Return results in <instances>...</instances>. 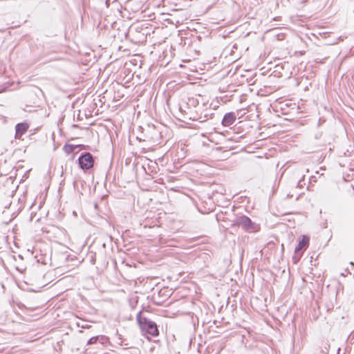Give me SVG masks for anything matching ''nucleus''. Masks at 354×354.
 Here are the masks:
<instances>
[{"label": "nucleus", "mask_w": 354, "mask_h": 354, "mask_svg": "<svg viewBox=\"0 0 354 354\" xmlns=\"http://www.w3.org/2000/svg\"><path fill=\"white\" fill-rule=\"evenodd\" d=\"M136 320L142 333L153 337H156L159 335L157 324L142 316L141 311L137 314Z\"/></svg>", "instance_id": "obj_1"}, {"label": "nucleus", "mask_w": 354, "mask_h": 354, "mask_svg": "<svg viewBox=\"0 0 354 354\" xmlns=\"http://www.w3.org/2000/svg\"><path fill=\"white\" fill-rule=\"evenodd\" d=\"M236 119V115L234 112H230L225 114L222 120L221 124L224 127L231 126Z\"/></svg>", "instance_id": "obj_4"}, {"label": "nucleus", "mask_w": 354, "mask_h": 354, "mask_svg": "<svg viewBox=\"0 0 354 354\" xmlns=\"http://www.w3.org/2000/svg\"><path fill=\"white\" fill-rule=\"evenodd\" d=\"M80 167L86 170L91 168L94 164V159L93 156L88 152H84L81 154L78 158Z\"/></svg>", "instance_id": "obj_2"}, {"label": "nucleus", "mask_w": 354, "mask_h": 354, "mask_svg": "<svg viewBox=\"0 0 354 354\" xmlns=\"http://www.w3.org/2000/svg\"><path fill=\"white\" fill-rule=\"evenodd\" d=\"M100 338V336H95V337H92L91 338H90L87 342V345H91V344H95L97 340L99 339Z\"/></svg>", "instance_id": "obj_7"}, {"label": "nucleus", "mask_w": 354, "mask_h": 354, "mask_svg": "<svg viewBox=\"0 0 354 354\" xmlns=\"http://www.w3.org/2000/svg\"><path fill=\"white\" fill-rule=\"evenodd\" d=\"M179 110L181 113H187V111L183 108V106L182 105H180L179 106Z\"/></svg>", "instance_id": "obj_8"}, {"label": "nucleus", "mask_w": 354, "mask_h": 354, "mask_svg": "<svg viewBox=\"0 0 354 354\" xmlns=\"http://www.w3.org/2000/svg\"><path fill=\"white\" fill-rule=\"evenodd\" d=\"M234 224L241 227L245 230H253L254 229V224L252 222L251 219L246 216H241L236 218Z\"/></svg>", "instance_id": "obj_3"}, {"label": "nucleus", "mask_w": 354, "mask_h": 354, "mask_svg": "<svg viewBox=\"0 0 354 354\" xmlns=\"http://www.w3.org/2000/svg\"><path fill=\"white\" fill-rule=\"evenodd\" d=\"M110 1H111V0H106V7H107V8H108V7H109V5H110Z\"/></svg>", "instance_id": "obj_10"}, {"label": "nucleus", "mask_w": 354, "mask_h": 354, "mask_svg": "<svg viewBox=\"0 0 354 354\" xmlns=\"http://www.w3.org/2000/svg\"><path fill=\"white\" fill-rule=\"evenodd\" d=\"M81 327H82V328H89L90 326H89L88 325H87V324H84V325L81 326Z\"/></svg>", "instance_id": "obj_9"}, {"label": "nucleus", "mask_w": 354, "mask_h": 354, "mask_svg": "<svg viewBox=\"0 0 354 354\" xmlns=\"http://www.w3.org/2000/svg\"><path fill=\"white\" fill-rule=\"evenodd\" d=\"M309 237L303 235L301 239L299 241L298 245L295 249V252L297 253L304 248H307L309 243Z\"/></svg>", "instance_id": "obj_6"}, {"label": "nucleus", "mask_w": 354, "mask_h": 354, "mask_svg": "<svg viewBox=\"0 0 354 354\" xmlns=\"http://www.w3.org/2000/svg\"><path fill=\"white\" fill-rule=\"evenodd\" d=\"M29 126L27 123H19L15 127V138L21 139V136L27 131Z\"/></svg>", "instance_id": "obj_5"}]
</instances>
